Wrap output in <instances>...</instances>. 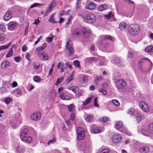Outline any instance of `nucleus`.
I'll return each mask as SVG.
<instances>
[{"mask_svg":"<svg viewBox=\"0 0 153 153\" xmlns=\"http://www.w3.org/2000/svg\"><path fill=\"white\" fill-rule=\"evenodd\" d=\"M82 80L84 82H86L88 81V78L87 76H84L82 77Z\"/></svg>","mask_w":153,"mask_h":153,"instance_id":"obj_58","label":"nucleus"},{"mask_svg":"<svg viewBox=\"0 0 153 153\" xmlns=\"http://www.w3.org/2000/svg\"><path fill=\"white\" fill-rule=\"evenodd\" d=\"M41 3H35L31 5L30 8H31L35 7H39L41 6Z\"/></svg>","mask_w":153,"mask_h":153,"instance_id":"obj_42","label":"nucleus"},{"mask_svg":"<svg viewBox=\"0 0 153 153\" xmlns=\"http://www.w3.org/2000/svg\"><path fill=\"white\" fill-rule=\"evenodd\" d=\"M111 61L112 63L117 64H119L120 62V59L119 57L116 56L114 57Z\"/></svg>","mask_w":153,"mask_h":153,"instance_id":"obj_24","label":"nucleus"},{"mask_svg":"<svg viewBox=\"0 0 153 153\" xmlns=\"http://www.w3.org/2000/svg\"><path fill=\"white\" fill-rule=\"evenodd\" d=\"M41 116V113L40 112L36 111L30 116V118L32 120L36 121L39 120Z\"/></svg>","mask_w":153,"mask_h":153,"instance_id":"obj_11","label":"nucleus"},{"mask_svg":"<svg viewBox=\"0 0 153 153\" xmlns=\"http://www.w3.org/2000/svg\"><path fill=\"white\" fill-rule=\"evenodd\" d=\"M78 147L80 150L83 151L85 153H87L89 151L88 146L84 143H79L78 144Z\"/></svg>","mask_w":153,"mask_h":153,"instance_id":"obj_7","label":"nucleus"},{"mask_svg":"<svg viewBox=\"0 0 153 153\" xmlns=\"http://www.w3.org/2000/svg\"><path fill=\"white\" fill-rule=\"evenodd\" d=\"M66 48L68 51V53L69 56H72L74 54V50L71 45L70 44V43L68 42L66 45Z\"/></svg>","mask_w":153,"mask_h":153,"instance_id":"obj_14","label":"nucleus"},{"mask_svg":"<svg viewBox=\"0 0 153 153\" xmlns=\"http://www.w3.org/2000/svg\"><path fill=\"white\" fill-rule=\"evenodd\" d=\"M92 118V117L91 116H88L86 118V121L87 122H90Z\"/></svg>","mask_w":153,"mask_h":153,"instance_id":"obj_63","label":"nucleus"},{"mask_svg":"<svg viewBox=\"0 0 153 153\" xmlns=\"http://www.w3.org/2000/svg\"><path fill=\"white\" fill-rule=\"evenodd\" d=\"M83 21L88 24H91L94 22L96 20V17L94 14L89 13L83 17Z\"/></svg>","mask_w":153,"mask_h":153,"instance_id":"obj_2","label":"nucleus"},{"mask_svg":"<svg viewBox=\"0 0 153 153\" xmlns=\"http://www.w3.org/2000/svg\"><path fill=\"white\" fill-rule=\"evenodd\" d=\"M110 82L109 80H108L105 83H104L102 84V85L103 88H106L110 84Z\"/></svg>","mask_w":153,"mask_h":153,"instance_id":"obj_41","label":"nucleus"},{"mask_svg":"<svg viewBox=\"0 0 153 153\" xmlns=\"http://www.w3.org/2000/svg\"><path fill=\"white\" fill-rule=\"evenodd\" d=\"M91 98L92 97H91L86 99L85 101L83 102V104L84 105H86L88 104L90 102Z\"/></svg>","mask_w":153,"mask_h":153,"instance_id":"obj_39","label":"nucleus"},{"mask_svg":"<svg viewBox=\"0 0 153 153\" xmlns=\"http://www.w3.org/2000/svg\"><path fill=\"white\" fill-rule=\"evenodd\" d=\"M110 151V150L108 149H104L102 150V153H108Z\"/></svg>","mask_w":153,"mask_h":153,"instance_id":"obj_64","label":"nucleus"},{"mask_svg":"<svg viewBox=\"0 0 153 153\" xmlns=\"http://www.w3.org/2000/svg\"><path fill=\"white\" fill-rule=\"evenodd\" d=\"M146 60H148L151 63L150 61L147 58H143L139 62V64H140L144 62Z\"/></svg>","mask_w":153,"mask_h":153,"instance_id":"obj_55","label":"nucleus"},{"mask_svg":"<svg viewBox=\"0 0 153 153\" xmlns=\"http://www.w3.org/2000/svg\"><path fill=\"white\" fill-rule=\"evenodd\" d=\"M112 102L114 104L117 106H119L120 105V103L117 100H112Z\"/></svg>","mask_w":153,"mask_h":153,"instance_id":"obj_45","label":"nucleus"},{"mask_svg":"<svg viewBox=\"0 0 153 153\" xmlns=\"http://www.w3.org/2000/svg\"><path fill=\"white\" fill-rule=\"evenodd\" d=\"M81 30V35L85 38H88L90 34V30L89 29L83 27Z\"/></svg>","mask_w":153,"mask_h":153,"instance_id":"obj_12","label":"nucleus"},{"mask_svg":"<svg viewBox=\"0 0 153 153\" xmlns=\"http://www.w3.org/2000/svg\"><path fill=\"white\" fill-rule=\"evenodd\" d=\"M91 131L95 133H99L101 132L100 128L97 127H95L91 129Z\"/></svg>","mask_w":153,"mask_h":153,"instance_id":"obj_26","label":"nucleus"},{"mask_svg":"<svg viewBox=\"0 0 153 153\" xmlns=\"http://www.w3.org/2000/svg\"><path fill=\"white\" fill-rule=\"evenodd\" d=\"M140 153H149V149L147 146H143L139 149Z\"/></svg>","mask_w":153,"mask_h":153,"instance_id":"obj_18","label":"nucleus"},{"mask_svg":"<svg viewBox=\"0 0 153 153\" xmlns=\"http://www.w3.org/2000/svg\"><path fill=\"white\" fill-rule=\"evenodd\" d=\"M69 90H71L73 92L75 93L78 90V88L76 86H71L69 88Z\"/></svg>","mask_w":153,"mask_h":153,"instance_id":"obj_34","label":"nucleus"},{"mask_svg":"<svg viewBox=\"0 0 153 153\" xmlns=\"http://www.w3.org/2000/svg\"><path fill=\"white\" fill-rule=\"evenodd\" d=\"M122 140V137L119 134H115L113 136L112 141L114 143H119Z\"/></svg>","mask_w":153,"mask_h":153,"instance_id":"obj_13","label":"nucleus"},{"mask_svg":"<svg viewBox=\"0 0 153 153\" xmlns=\"http://www.w3.org/2000/svg\"><path fill=\"white\" fill-rule=\"evenodd\" d=\"M98 60L100 61L98 65L102 66L104 65L106 60L104 57L99 56H98Z\"/></svg>","mask_w":153,"mask_h":153,"instance_id":"obj_20","label":"nucleus"},{"mask_svg":"<svg viewBox=\"0 0 153 153\" xmlns=\"http://www.w3.org/2000/svg\"><path fill=\"white\" fill-rule=\"evenodd\" d=\"M96 6L95 4L93 2L91 3L88 4V9L89 10H92L94 9L95 8Z\"/></svg>","mask_w":153,"mask_h":153,"instance_id":"obj_29","label":"nucleus"},{"mask_svg":"<svg viewBox=\"0 0 153 153\" xmlns=\"http://www.w3.org/2000/svg\"><path fill=\"white\" fill-rule=\"evenodd\" d=\"M0 91L1 93L2 94L6 93L7 92L6 88L4 87H1V88Z\"/></svg>","mask_w":153,"mask_h":153,"instance_id":"obj_49","label":"nucleus"},{"mask_svg":"<svg viewBox=\"0 0 153 153\" xmlns=\"http://www.w3.org/2000/svg\"><path fill=\"white\" fill-rule=\"evenodd\" d=\"M81 30L79 29L75 30L73 32V35L74 36H78L81 35Z\"/></svg>","mask_w":153,"mask_h":153,"instance_id":"obj_22","label":"nucleus"},{"mask_svg":"<svg viewBox=\"0 0 153 153\" xmlns=\"http://www.w3.org/2000/svg\"><path fill=\"white\" fill-rule=\"evenodd\" d=\"M100 120L102 123H105L108 121V120L107 117H103L100 119Z\"/></svg>","mask_w":153,"mask_h":153,"instance_id":"obj_47","label":"nucleus"},{"mask_svg":"<svg viewBox=\"0 0 153 153\" xmlns=\"http://www.w3.org/2000/svg\"><path fill=\"white\" fill-rule=\"evenodd\" d=\"M5 30V28L3 25H0V31L4 32Z\"/></svg>","mask_w":153,"mask_h":153,"instance_id":"obj_54","label":"nucleus"},{"mask_svg":"<svg viewBox=\"0 0 153 153\" xmlns=\"http://www.w3.org/2000/svg\"><path fill=\"white\" fill-rule=\"evenodd\" d=\"M99 91L100 92L102 93V95H105L107 93L106 91L103 89H101L99 90Z\"/></svg>","mask_w":153,"mask_h":153,"instance_id":"obj_53","label":"nucleus"},{"mask_svg":"<svg viewBox=\"0 0 153 153\" xmlns=\"http://www.w3.org/2000/svg\"><path fill=\"white\" fill-rule=\"evenodd\" d=\"M34 81L36 82H39L41 80V78L38 76H34L33 77Z\"/></svg>","mask_w":153,"mask_h":153,"instance_id":"obj_36","label":"nucleus"},{"mask_svg":"<svg viewBox=\"0 0 153 153\" xmlns=\"http://www.w3.org/2000/svg\"><path fill=\"white\" fill-rule=\"evenodd\" d=\"M60 97L63 100H68L71 99V97L67 95L65 92H63L60 95Z\"/></svg>","mask_w":153,"mask_h":153,"instance_id":"obj_17","label":"nucleus"},{"mask_svg":"<svg viewBox=\"0 0 153 153\" xmlns=\"http://www.w3.org/2000/svg\"><path fill=\"white\" fill-rule=\"evenodd\" d=\"M133 55V53L132 52H128V53L127 56L128 58V59H131Z\"/></svg>","mask_w":153,"mask_h":153,"instance_id":"obj_59","label":"nucleus"},{"mask_svg":"<svg viewBox=\"0 0 153 153\" xmlns=\"http://www.w3.org/2000/svg\"><path fill=\"white\" fill-rule=\"evenodd\" d=\"M12 99L10 97H7L4 100V102L6 104H8L10 103L12 101Z\"/></svg>","mask_w":153,"mask_h":153,"instance_id":"obj_35","label":"nucleus"},{"mask_svg":"<svg viewBox=\"0 0 153 153\" xmlns=\"http://www.w3.org/2000/svg\"><path fill=\"white\" fill-rule=\"evenodd\" d=\"M54 16V14H53L51 16L50 18L48 20V21L49 22L51 23H56V22L54 21V19H53Z\"/></svg>","mask_w":153,"mask_h":153,"instance_id":"obj_37","label":"nucleus"},{"mask_svg":"<svg viewBox=\"0 0 153 153\" xmlns=\"http://www.w3.org/2000/svg\"><path fill=\"white\" fill-rule=\"evenodd\" d=\"M24 146L20 144H19L16 147V153H23L25 151Z\"/></svg>","mask_w":153,"mask_h":153,"instance_id":"obj_15","label":"nucleus"},{"mask_svg":"<svg viewBox=\"0 0 153 153\" xmlns=\"http://www.w3.org/2000/svg\"><path fill=\"white\" fill-rule=\"evenodd\" d=\"M64 79V77L62 76H61L60 78H58L57 79V81L55 83V85H58L59 83L62 82Z\"/></svg>","mask_w":153,"mask_h":153,"instance_id":"obj_33","label":"nucleus"},{"mask_svg":"<svg viewBox=\"0 0 153 153\" xmlns=\"http://www.w3.org/2000/svg\"><path fill=\"white\" fill-rule=\"evenodd\" d=\"M74 65L76 67L79 68L80 67V63L79 61L76 60L74 61Z\"/></svg>","mask_w":153,"mask_h":153,"instance_id":"obj_44","label":"nucleus"},{"mask_svg":"<svg viewBox=\"0 0 153 153\" xmlns=\"http://www.w3.org/2000/svg\"><path fill=\"white\" fill-rule=\"evenodd\" d=\"M152 47L151 46L147 47L145 48V51L146 52H151L152 51Z\"/></svg>","mask_w":153,"mask_h":153,"instance_id":"obj_48","label":"nucleus"},{"mask_svg":"<svg viewBox=\"0 0 153 153\" xmlns=\"http://www.w3.org/2000/svg\"><path fill=\"white\" fill-rule=\"evenodd\" d=\"M38 55L42 60L46 61L48 59V56L46 52H38Z\"/></svg>","mask_w":153,"mask_h":153,"instance_id":"obj_10","label":"nucleus"},{"mask_svg":"<svg viewBox=\"0 0 153 153\" xmlns=\"http://www.w3.org/2000/svg\"><path fill=\"white\" fill-rule=\"evenodd\" d=\"M135 112L134 108H129L128 111V113L130 114H133Z\"/></svg>","mask_w":153,"mask_h":153,"instance_id":"obj_40","label":"nucleus"},{"mask_svg":"<svg viewBox=\"0 0 153 153\" xmlns=\"http://www.w3.org/2000/svg\"><path fill=\"white\" fill-rule=\"evenodd\" d=\"M10 64L9 62L7 60L3 61L1 63V68L2 69H5L9 66Z\"/></svg>","mask_w":153,"mask_h":153,"instance_id":"obj_19","label":"nucleus"},{"mask_svg":"<svg viewBox=\"0 0 153 153\" xmlns=\"http://www.w3.org/2000/svg\"><path fill=\"white\" fill-rule=\"evenodd\" d=\"M4 38L5 37L4 34L0 33V42L3 41Z\"/></svg>","mask_w":153,"mask_h":153,"instance_id":"obj_56","label":"nucleus"},{"mask_svg":"<svg viewBox=\"0 0 153 153\" xmlns=\"http://www.w3.org/2000/svg\"><path fill=\"white\" fill-rule=\"evenodd\" d=\"M85 61L88 63H92V62L91 59V57L86 58L85 59Z\"/></svg>","mask_w":153,"mask_h":153,"instance_id":"obj_51","label":"nucleus"},{"mask_svg":"<svg viewBox=\"0 0 153 153\" xmlns=\"http://www.w3.org/2000/svg\"><path fill=\"white\" fill-rule=\"evenodd\" d=\"M113 16V15L111 12H110L108 15L105 16V17L107 19H110V18L112 17Z\"/></svg>","mask_w":153,"mask_h":153,"instance_id":"obj_50","label":"nucleus"},{"mask_svg":"<svg viewBox=\"0 0 153 153\" xmlns=\"http://www.w3.org/2000/svg\"><path fill=\"white\" fill-rule=\"evenodd\" d=\"M77 139L79 140H82L85 137V134L82 128L80 127L77 128L76 131Z\"/></svg>","mask_w":153,"mask_h":153,"instance_id":"obj_8","label":"nucleus"},{"mask_svg":"<svg viewBox=\"0 0 153 153\" xmlns=\"http://www.w3.org/2000/svg\"><path fill=\"white\" fill-rule=\"evenodd\" d=\"M129 33L134 36L137 34L140 31V28L138 25L133 24L131 25L128 28Z\"/></svg>","mask_w":153,"mask_h":153,"instance_id":"obj_4","label":"nucleus"},{"mask_svg":"<svg viewBox=\"0 0 153 153\" xmlns=\"http://www.w3.org/2000/svg\"><path fill=\"white\" fill-rule=\"evenodd\" d=\"M102 44H99V45H102V47L107 48L109 47V44L108 43H106L105 44H104V42H105V41H104L103 42H102Z\"/></svg>","mask_w":153,"mask_h":153,"instance_id":"obj_43","label":"nucleus"},{"mask_svg":"<svg viewBox=\"0 0 153 153\" xmlns=\"http://www.w3.org/2000/svg\"><path fill=\"white\" fill-rule=\"evenodd\" d=\"M52 5L53 4H50L48 9L44 13L45 15H47L49 13L51 12L53 9Z\"/></svg>","mask_w":153,"mask_h":153,"instance_id":"obj_25","label":"nucleus"},{"mask_svg":"<svg viewBox=\"0 0 153 153\" xmlns=\"http://www.w3.org/2000/svg\"><path fill=\"white\" fill-rule=\"evenodd\" d=\"M97 98L96 97L95 98L94 100V105L96 107H99V105L97 104Z\"/></svg>","mask_w":153,"mask_h":153,"instance_id":"obj_61","label":"nucleus"},{"mask_svg":"<svg viewBox=\"0 0 153 153\" xmlns=\"http://www.w3.org/2000/svg\"><path fill=\"white\" fill-rule=\"evenodd\" d=\"M107 8V6L105 4H103L100 6L98 8V10L102 11L103 10L106 9Z\"/></svg>","mask_w":153,"mask_h":153,"instance_id":"obj_30","label":"nucleus"},{"mask_svg":"<svg viewBox=\"0 0 153 153\" xmlns=\"http://www.w3.org/2000/svg\"><path fill=\"white\" fill-rule=\"evenodd\" d=\"M13 54V49H11L9 51V52H8L6 54V57H10Z\"/></svg>","mask_w":153,"mask_h":153,"instance_id":"obj_46","label":"nucleus"},{"mask_svg":"<svg viewBox=\"0 0 153 153\" xmlns=\"http://www.w3.org/2000/svg\"><path fill=\"white\" fill-rule=\"evenodd\" d=\"M11 44V42H10L8 44L5 45H2L0 46V50H3V49H6L8 48L10 46Z\"/></svg>","mask_w":153,"mask_h":153,"instance_id":"obj_38","label":"nucleus"},{"mask_svg":"<svg viewBox=\"0 0 153 153\" xmlns=\"http://www.w3.org/2000/svg\"><path fill=\"white\" fill-rule=\"evenodd\" d=\"M28 129L27 128L23 129L20 135L21 139L23 141L28 143H31L32 139L31 137L26 136Z\"/></svg>","mask_w":153,"mask_h":153,"instance_id":"obj_1","label":"nucleus"},{"mask_svg":"<svg viewBox=\"0 0 153 153\" xmlns=\"http://www.w3.org/2000/svg\"><path fill=\"white\" fill-rule=\"evenodd\" d=\"M33 68L36 70H37L40 68V66L39 63L38 62H35L33 63Z\"/></svg>","mask_w":153,"mask_h":153,"instance_id":"obj_31","label":"nucleus"},{"mask_svg":"<svg viewBox=\"0 0 153 153\" xmlns=\"http://www.w3.org/2000/svg\"><path fill=\"white\" fill-rule=\"evenodd\" d=\"M75 116V114L74 112L72 113L70 115V119L72 120H73Z\"/></svg>","mask_w":153,"mask_h":153,"instance_id":"obj_57","label":"nucleus"},{"mask_svg":"<svg viewBox=\"0 0 153 153\" xmlns=\"http://www.w3.org/2000/svg\"><path fill=\"white\" fill-rule=\"evenodd\" d=\"M106 39L111 40V41H113L114 40V39L113 37L109 35H106L105 36H100L98 42V44H102V42H103Z\"/></svg>","mask_w":153,"mask_h":153,"instance_id":"obj_6","label":"nucleus"},{"mask_svg":"<svg viewBox=\"0 0 153 153\" xmlns=\"http://www.w3.org/2000/svg\"><path fill=\"white\" fill-rule=\"evenodd\" d=\"M142 133L144 135L153 138V123H151L149 125L148 129H142Z\"/></svg>","mask_w":153,"mask_h":153,"instance_id":"obj_3","label":"nucleus"},{"mask_svg":"<svg viewBox=\"0 0 153 153\" xmlns=\"http://www.w3.org/2000/svg\"><path fill=\"white\" fill-rule=\"evenodd\" d=\"M126 82L123 79H120L116 81L115 85L118 91L123 89L126 86Z\"/></svg>","mask_w":153,"mask_h":153,"instance_id":"obj_5","label":"nucleus"},{"mask_svg":"<svg viewBox=\"0 0 153 153\" xmlns=\"http://www.w3.org/2000/svg\"><path fill=\"white\" fill-rule=\"evenodd\" d=\"M126 24L125 22L121 23L119 25V28L121 30H124L126 28Z\"/></svg>","mask_w":153,"mask_h":153,"instance_id":"obj_28","label":"nucleus"},{"mask_svg":"<svg viewBox=\"0 0 153 153\" xmlns=\"http://www.w3.org/2000/svg\"><path fill=\"white\" fill-rule=\"evenodd\" d=\"M17 26V24L14 22H10L8 24V28L10 30L14 29Z\"/></svg>","mask_w":153,"mask_h":153,"instance_id":"obj_16","label":"nucleus"},{"mask_svg":"<svg viewBox=\"0 0 153 153\" xmlns=\"http://www.w3.org/2000/svg\"><path fill=\"white\" fill-rule=\"evenodd\" d=\"M12 17L11 13L10 11L7 12L4 16V19L5 21H7L10 19Z\"/></svg>","mask_w":153,"mask_h":153,"instance_id":"obj_21","label":"nucleus"},{"mask_svg":"<svg viewBox=\"0 0 153 153\" xmlns=\"http://www.w3.org/2000/svg\"><path fill=\"white\" fill-rule=\"evenodd\" d=\"M21 59V58L20 56L16 57L14 58V61L16 62H19Z\"/></svg>","mask_w":153,"mask_h":153,"instance_id":"obj_62","label":"nucleus"},{"mask_svg":"<svg viewBox=\"0 0 153 153\" xmlns=\"http://www.w3.org/2000/svg\"><path fill=\"white\" fill-rule=\"evenodd\" d=\"M113 75L114 77V79H116L120 77V74L118 71H115Z\"/></svg>","mask_w":153,"mask_h":153,"instance_id":"obj_32","label":"nucleus"},{"mask_svg":"<svg viewBox=\"0 0 153 153\" xmlns=\"http://www.w3.org/2000/svg\"><path fill=\"white\" fill-rule=\"evenodd\" d=\"M56 141V139L55 138H54L52 140H49L47 143L49 145L50 144Z\"/></svg>","mask_w":153,"mask_h":153,"instance_id":"obj_60","label":"nucleus"},{"mask_svg":"<svg viewBox=\"0 0 153 153\" xmlns=\"http://www.w3.org/2000/svg\"><path fill=\"white\" fill-rule=\"evenodd\" d=\"M74 76L73 75H71L70 76L68 77L67 80V83H68L71 80H72L73 79Z\"/></svg>","mask_w":153,"mask_h":153,"instance_id":"obj_52","label":"nucleus"},{"mask_svg":"<svg viewBox=\"0 0 153 153\" xmlns=\"http://www.w3.org/2000/svg\"><path fill=\"white\" fill-rule=\"evenodd\" d=\"M140 106L142 109L145 112L149 111V108L147 103L144 101H141L140 103Z\"/></svg>","mask_w":153,"mask_h":153,"instance_id":"obj_9","label":"nucleus"},{"mask_svg":"<svg viewBox=\"0 0 153 153\" xmlns=\"http://www.w3.org/2000/svg\"><path fill=\"white\" fill-rule=\"evenodd\" d=\"M68 111L70 112H74L75 110L74 105L73 104H70L68 105Z\"/></svg>","mask_w":153,"mask_h":153,"instance_id":"obj_27","label":"nucleus"},{"mask_svg":"<svg viewBox=\"0 0 153 153\" xmlns=\"http://www.w3.org/2000/svg\"><path fill=\"white\" fill-rule=\"evenodd\" d=\"M123 126V123L121 121H117L114 125V128L116 129H119L121 128Z\"/></svg>","mask_w":153,"mask_h":153,"instance_id":"obj_23","label":"nucleus"}]
</instances>
